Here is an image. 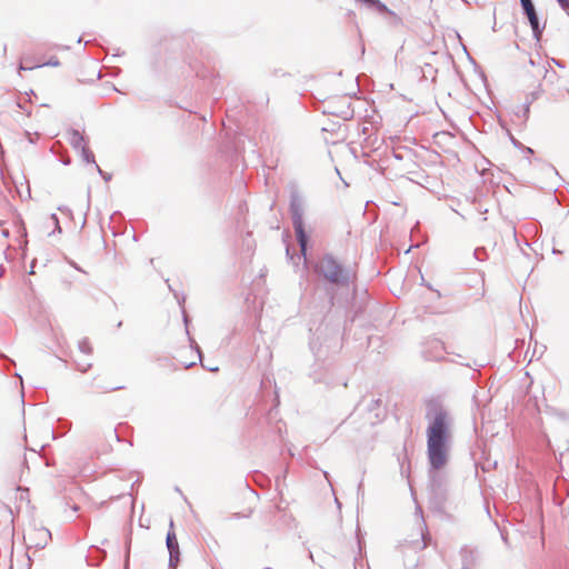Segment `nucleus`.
Masks as SVG:
<instances>
[{"label":"nucleus","mask_w":569,"mask_h":569,"mask_svg":"<svg viewBox=\"0 0 569 569\" xmlns=\"http://www.w3.org/2000/svg\"><path fill=\"white\" fill-rule=\"evenodd\" d=\"M209 371H218V367H213V366H210V368H208Z\"/></svg>","instance_id":"34"},{"label":"nucleus","mask_w":569,"mask_h":569,"mask_svg":"<svg viewBox=\"0 0 569 569\" xmlns=\"http://www.w3.org/2000/svg\"><path fill=\"white\" fill-rule=\"evenodd\" d=\"M76 366H77V369L80 372H87L91 368L92 365H91V362H80V361H77Z\"/></svg>","instance_id":"19"},{"label":"nucleus","mask_w":569,"mask_h":569,"mask_svg":"<svg viewBox=\"0 0 569 569\" xmlns=\"http://www.w3.org/2000/svg\"><path fill=\"white\" fill-rule=\"evenodd\" d=\"M315 272L337 287H349L357 278L351 264H342L332 253H325L313 266Z\"/></svg>","instance_id":"2"},{"label":"nucleus","mask_w":569,"mask_h":569,"mask_svg":"<svg viewBox=\"0 0 569 569\" xmlns=\"http://www.w3.org/2000/svg\"><path fill=\"white\" fill-rule=\"evenodd\" d=\"M123 387H109V388H104L102 391L103 392H109V391H114V390H120L122 389Z\"/></svg>","instance_id":"30"},{"label":"nucleus","mask_w":569,"mask_h":569,"mask_svg":"<svg viewBox=\"0 0 569 569\" xmlns=\"http://www.w3.org/2000/svg\"><path fill=\"white\" fill-rule=\"evenodd\" d=\"M193 365H194V362H191V363L186 365L184 367H186V368H189V367H191V366H193Z\"/></svg>","instance_id":"42"},{"label":"nucleus","mask_w":569,"mask_h":569,"mask_svg":"<svg viewBox=\"0 0 569 569\" xmlns=\"http://www.w3.org/2000/svg\"><path fill=\"white\" fill-rule=\"evenodd\" d=\"M41 66L58 67V66H60V61L58 60V58L52 57L47 62L42 63Z\"/></svg>","instance_id":"21"},{"label":"nucleus","mask_w":569,"mask_h":569,"mask_svg":"<svg viewBox=\"0 0 569 569\" xmlns=\"http://www.w3.org/2000/svg\"><path fill=\"white\" fill-rule=\"evenodd\" d=\"M540 94H541V89H540V87H539L537 90H535V91L530 92V93L527 96L526 101H531V103H532L533 101H536V100L540 97Z\"/></svg>","instance_id":"18"},{"label":"nucleus","mask_w":569,"mask_h":569,"mask_svg":"<svg viewBox=\"0 0 569 569\" xmlns=\"http://www.w3.org/2000/svg\"><path fill=\"white\" fill-rule=\"evenodd\" d=\"M427 456L430 465L428 502L430 510L442 521H458L459 503L451 496L446 476L440 472L449 459L455 417L441 397L426 400Z\"/></svg>","instance_id":"1"},{"label":"nucleus","mask_w":569,"mask_h":569,"mask_svg":"<svg viewBox=\"0 0 569 569\" xmlns=\"http://www.w3.org/2000/svg\"><path fill=\"white\" fill-rule=\"evenodd\" d=\"M325 114H332L341 118L342 120H350L353 118L355 111L348 98H339L328 102L322 111Z\"/></svg>","instance_id":"4"},{"label":"nucleus","mask_w":569,"mask_h":569,"mask_svg":"<svg viewBox=\"0 0 569 569\" xmlns=\"http://www.w3.org/2000/svg\"><path fill=\"white\" fill-rule=\"evenodd\" d=\"M78 347L79 350L84 355H90L92 352V348L90 346L88 338L80 340Z\"/></svg>","instance_id":"15"},{"label":"nucleus","mask_w":569,"mask_h":569,"mask_svg":"<svg viewBox=\"0 0 569 569\" xmlns=\"http://www.w3.org/2000/svg\"><path fill=\"white\" fill-rule=\"evenodd\" d=\"M166 546L169 551V568L176 569L180 561V549L176 532L173 530V521H170V528L166 537Z\"/></svg>","instance_id":"7"},{"label":"nucleus","mask_w":569,"mask_h":569,"mask_svg":"<svg viewBox=\"0 0 569 569\" xmlns=\"http://www.w3.org/2000/svg\"><path fill=\"white\" fill-rule=\"evenodd\" d=\"M26 137L28 138L30 143H34V138L29 131H26Z\"/></svg>","instance_id":"31"},{"label":"nucleus","mask_w":569,"mask_h":569,"mask_svg":"<svg viewBox=\"0 0 569 569\" xmlns=\"http://www.w3.org/2000/svg\"><path fill=\"white\" fill-rule=\"evenodd\" d=\"M530 106L531 101H526L523 104L517 107L515 116L518 120H520L521 123H525L528 120L530 113Z\"/></svg>","instance_id":"11"},{"label":"nucleus","mask_w":569,"mask_h":569,"mask_svg":"<svg viewBox=\"0 0 569 569\" xmlns=\"http://www.w3.org/2000/svg\"><path fill=\"white\" fill-rule=\"evenodd\" d=\"M548 413L562 422L569 421V412L563 409L550 408Z\"/></svg>","instance_id":"13"},{"label":"nucleus","mask_w":569,"mask_h":569,"mask_svg":"<svg viewBox=\"0 0 569 569\" xmlns=\"http://www.w3.org/2000/svg\"><path fill=\"white\" fill-rule=\"evenodd\" d=\"M197 352H198L199 357L201 358L202 353H201V350H200V348L198 346H197Z\"/></svg>","instance_id":"40"},{"label":"nucleus","mask_w":569,"mask_h":569,"mask_svg":"<svg viewBox=\"0 0 569 569\" xmlns=\"http://www.w3.org/2000/svg\"><path fill=\"white\" fill-rule=\"evenodd\" d=\"M263 569H271V568H268V567H267V568H263Z\"/></svg>","instance_id":"46"},{"label":"nucleus","mask_w":569,"mask_h":569,"mask_svg":"<svg viewBox=\"0 0 569 569\" xmlns=\"http://www.w3.org/2000/svg\"><path fill=\"white\" fill-rule=\"evenodd\" d=\"M520 4L523 11V14L527 17L530 28L532 30L533 38L539 41L542 37V32L545 30V24H541L539 21L538 13L536 11L535 4L532 0H520Z\"/></svg>","instance_id":"5"},{"label":"nucleus","mask_w":569,"mask_h":569,"mask_svg":"<svg viewBox=\"0 0 569 569\" xmlns=\"http://www.w3.org/2000/svg\"><path fill=\"white\" fill-rule=\"evenodd\" d=\"M170 362H171V361H170L169 359H167V358L159 359V365H160L161 367L169 366V365H170Z\"/></svg>","instance_id":"27"},{"label":"nucleus","mask_w":569,"mask_h":569,"mask_svg":"<svg viewBox=\"0 0 569 569\" xmlns=\"http://www.w3.org/2000/svg\"><path fill=\"white\" fill-rule=\"evenodd\" d=\"M366 7L381 13V14H393V12L380 0H358Z\"/></svg>","instance_id":"10"},{"label":"nucleus","mask_w":569,"mask_h":569,"mask_svg":"<svg viewBox=\"0 0 569 569\" xmlns=\"http://www.w3.org/2000/svg\"><path fill=\"white\" fill-rule=\"evenodd\" d=\"M40 535H41L44 539L50 538V536H51L50 531H49V530H47V529H41V530H40Z\"/></svg>","instance_id":"28"},{"label":"nucleus","mask_w":569,"mask_h":569,"mask_svg":"<svg viewBox=\"0 0 569 569\" xmlns=\"http://www.w3.org/2000/svg\"><path fill=\"white\" fill-rule=\"evenodd\" d=\"M510 232H511L512 237L515 239H517V229H516V226L512 222H510Z\"/></svg>","instance_id":"26"},{"label":"nucleus","mask_w":569,"mask_h":569,"mask_svg":"<svg viewBox=\"0 0 569 569\" xmlns=\"http://www.w3.org/2000/svg\"><path fill=\"white\" fill-rule=\"evenodd\" d=\"M553 61H555V63H556L557 66H559V67H563L559 61H556V60H553Z\"/></svg>","instance_id":"41"},{"label":"nucleus","mask_w":569,"mask_h":569,"mask_svg":"<svg viewBox=\"0 0 569 569\" xmlns=\"http://www.w3.org/2000/svg\"><path fill=\"white\" fill-rule=\"evenodd\" d=\"M80 156L82 160L87 163L97 164L93 152L87 147H82L80 150Z\"/></svg>","instance_id":"14"},{"label":"nucleus","mask_w":569,"mask_h":569,"mask_svg":"<svg viewBox=\"0 0 569 569\" xmlns=\"http://www.w3.org/2000/svg\"><path fill=\"white\" fill-rule=\"evenodd\" d=\"M1 234H2L4 238H8V237H9V234H10V232H9V230H8V229H2V230H1Z\"/></svg>","instance_id":"33"},{"label":"nucleus","mask_w":569,"mask_h":569,"mask_svg":"<svg viewBox=\"0 0 569 569\" xmlns=\"http://www.w3.org/2000/svg\"><path fill=\"white\" fill-rule=\"evenodd\" d=\"M94 168H96V170L98 171V173L100 174V177H101L106 182H108V181H110V180H111V178H112L111 173L103 171V170H102L98 164H94Z\"/></svg>","instance_id":"17"},{"label":"nucleus","mask_w":569,"mask_h":569,"mask_svg":"<svg viewBox=\"0 0 569 569\" xmlns=\"http://www.w3.org/2000/svg\"><path fill=\"white\" fill-rule=\"evenodd\" d=\"M511 142H512V144H513L515 147H517V148L522 147V144H521L517 139H515L513 137H511Z\"/></svg>","instance_id":"32"},{"label":"nucleus","mask_w":569,"mask_h":569,"mask_svg":"<svg viewBox=\"0 0 569 569\" xmlns=\"http://www.w3.org/2000/svg\"><path fill=\"white\" fill-rule=\"evenodd\" d=\"M122 326V321H119L117 327L120 328Z\"/></svg>","instance_id":"45"},{"label":"nucleus","mask_w":569,"mask_h":569,"mask_svg":"<svg viewBox=\"0 0 569 569\" xmlns=\"http://www.w3.org/2000/svg\"><path fill=\"white\" fill-rule=\"evenodd\" d=\"M310 348L315 352L316 357H320V349L316 350V341H315V339H312L310 341Z\"/></svg>","instance_id":"24"},{"label":"nucleus","mask_w":569,"mask_h":569,"mask_svg":"<svg viewBox=\"0 0 569 569\" xmlns=\"http://www.w3.org/2000/svg\"><path fill=\"white\" fill-rule=\"evenodd\" d=\"M525 150L527 151V153H532L533 152V150L530 147H525Z\"/></svg>","instance_id":"36"},{"label":"nucleus","mask_w":569,"mask_h":569,"mask_svg":"<svg viewBox=\"0 0 569 569\" xmlns=\"http://www.w3.org/2000/svg\"><path fill=\"white\" fill-rule=\"evenodd\" d=\"M461 556H462L463 560L466 561L468 556H471V551H469L467 549H462L461 550Z\"/></svg>","instance_id":"29"},{"label":"nucleus","mask_w":569,"mask_h":569,"mask_svg":"<svg viewBox=\"0 0 569 569\" xmlns=\"http://www.w3.org/2000/svg\"><path fill=\"white\" fill-rule=\"evenodd\" d=\"M6 52H7V46L4 44L3 46V53L6 54Z\"/></svg>","instance_id":"44"},{"label":"nucleus","mask_w":569,"mask_h":569,"mask_svg":"<svg viewBox=\"0 0 569 569\" xmlns=\"http://www.w3.org/2000/svg\"><path fill=\"white\" fill-rule=\"evenodd\" d=\"M473 256L479 261H483L488 257L487 250L485 248H476L473 251Z\"/></svg>","instance_id":"16"},{"label":"nucleus","mask_w":569,"mask_h":569,"mask_svg":"<svg viewBox=\"0 0 569 569\" xmlns=\"http://www.w3.org/2000/svg\"><path fill=\"white\" fill-rule=\"evenodd\" d=\"M446 353L449 352L440 339L432 338L427 340L423 345L422 356L426 360L440 361L445 359Z\"/></svg>","instance_id":"6"},{"label":"nucleus","mask_w":569,"mask_h":569,"mask_svg":"<svg viewBox=\"0 0 569 569\" xmlns=\"http://www.w3.org/2000/svg\"><path fill=\"white\" fill-rule=\"evenodd\" d=\"M361 488H362V482H360V483L358 485V491H360V489H361Z\"/></svg>","instance_id":"43"},{"label":"nucleus","mask_w":569,"mask_h":569,"mask_svg":"<svg viewBox=\"0 0 569 569\" xmlns=\"http://www.w3.org/2000/svg\"><path fill=\"white\" fill-rule=\"evenodd\" d=\"M183 321H184V323H186V326H187V325H188V317H187V315H186V312H184V311H183Z\"/></svg>","instance_id":"37"},{"label":"nucleus","mask_w":569,"mask_h":569,"mask_svg":"<svg viewBox=\"0 0 569 569\" xmlns=\"http://www.w3.org/2000/svg\"><path fill=\"white\" fill-rule=\"evenodd\" d=\"M416 515L419 516L420 520H419V529H420V536H421V547L420 549H425L431 541V536L428 531V527H427V523L423 519V516H422V509L420 506H417L416 507Z\"/></svg>","instance_id":"8"},{"label":"nucleus","mask_w":569,"mask_h":569,"mask_svg":"<svg viewBox=\"0 0 569 569\" xmlns=\"http://www.w3.org/2000/svg\"><path fill=\"white\" fill-rule=\"evenodd\" d=\"M557 2L561 7V9L565 10L566 13L569 16V0H557Z\"/></svg>","instance_id":"22"},{"label":"nucleus","mask_w":569,"mask_h":569,"mask_svg":"<svg viewBox=\"0 0 569 569\" xmlns=\"http://www.w3.org/2000/svg\"><path fill=\"white\" fill-rule=\"evenodd\" d=\"M381 405V399H372L367 407L370 413L375 412V418H377L378 420H380L383 417V411L380 409Z\"/></svg>","instance_id":"12"},{"label":"nucleus","mask_w":569,"mask_h":569,"mask_svg":"<svg viewBox=\"0 0 569 569\" xmlns=\"http://www.w3.org/2000/svg\"><path fill=\"white\" fill-rule=\"evenodd\" d=\"M68 263L73 268L76 269L77 271H80V272H83V273H87L77 262H74L73 260H68Z\"/></svg>","instance_id":"23"},{"label":"nucleus","mask_w":569,"mask_h":569,"mask_svg":"<svg viewBox=\"0 0 569 569\" xmlns=\"http://www.w3.org/2000/svg\"><path fill=\"white\" fill-rule=\"evenodd\" d=\"M305 210L306 203L303 197L298 190H291L289 199V214L291 218L296 239L300 248V252L306 258L309 244V233L306 231L305 228Z\"/></svg>","instance_id":"3"},{"label":"nucleus","mask_w":569,"mask_h":569,"mask_svg":"<svg viewBox=\"0 0 569 569\" xmlns=\"http://www.w3.org/2000/svg\"><path fill=\"white\" fill-rule=\"evenodd\" d=\"M3 272H4V269H3V267L0 264V277H2Z\"/></svg>","instance_id":"39"},{"label":"nucleus","mask_w":569,"mask_h":569,"mask_svg":"<svg viewBox=\"0 0 569 569\" xmlns=\"http://www.w3.org/2000/svg\"><path fill=\"white\" fill-rule=\"evenodd\" d=\"M436 70H433L432 66L427 63L423 68V77L427 78L428 74L432 76V79H435Z\"/></svg>","instance_id":"20"},{"label":"nucleus","mask_w":569,"mask_h":569,"mask_svg":"<svg viewBox=\"0 0 569 569\" xmlns=\"http://www.w3.org/2000/svg\"><path fill=\"white\" fill-rule=\"evenodd\" d=\"M68 136V141L74 150L79 151L82 147L87 146L84 137L77 129L69 130Z\"/></svg>","instance_id":"9"},{"label":"nucleus","mask_w":569,"mask_h":569,"mask_svg":"<svg viewBox=\"0 0 569 569\" xmlns=\"http://www.w3.org/2000/svg\"><path fill=\"white\" fill-rule=\"evenodd\" d=\"M50 218H51V220L54 222V224H56L57 229L59 230V232H61V228H60V226H59V219H58L57 214H56V213H52V214L50 216Z\"/></svg>","instance_id":"25"},{"label":"nucleus","mask_w":569,"mask_h":569,"mask_svg":"<svg viewBox=\"0 0 569 569\" xmlns=\"http://www.w3.org/2000/svg\"><path fill=\"white\" fill-rule=\"evenodd\" d=\"M0 357L6 358V359L11 363V365H13V363H14V362H13V360L8 359L4 355H0Z\"/></svg>","instance_id":"38"},{"label":"nucleus","mask_w":569,"mask_h":569,"mask_svg":"<svg viewBox=\"0 0 569 569\" xmlns=\"http://www.w3.org/2000/svg\"><path fill=\"white\" fill-rule=\"evenodd\" d=\"M209 371H218V367H213V366H210V368H208Z\"/></svg>","instance_id":"35"}]
</instances>
